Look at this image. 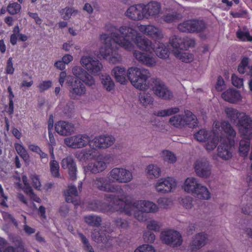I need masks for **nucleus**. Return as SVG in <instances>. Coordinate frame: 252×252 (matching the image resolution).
Masks as SVG:
<instances>
[{
    "mask_svg": "<svg viewBox=\"0 0 252 252\" xmlns=\"http://www.w3.org/2000/svg\"><path fill=\"white\" fill-rule=\"evenodd\" d=\"M126 73L128 80L135 88L141 91L151 88L157 96L164 99H170L173 97L172 92L160 79L152 78L147 84V79L151 77L149 70L131 67Z\"/></svg>",
    "mask_w": 252,
    "mask_h": 252,
    "instance_id": "obj_1",
    "label": "nucleus"
},
{
    "mask_svg": "<svg viewBox=\"0 0 252 252\" xmlns=\"http://www.w3.org/2000/svg\"><path fill=\"white\" fill-rule=\"evenodd\" d=\"M119 32L121 36L113 33L115 41L125 49L130 51L133 46L131 42L134 41L138 48L147 52L152 53L155 49V45L151 40L145 36L138 35L137 32L128 26H122L119 28Z\"/></svg>",
    "mask_w": 252,
    "mask_h": 252,
    "instance_id": "obj_2",
    "label": "nucleus"
},
{
    "mask_svg": "<svg viewBox=\"0 0 252 252\" xmlns=\"http://www.w3.org/2000/svg\"><path fill=\"white\" fill-rule=\"evenodd\" d=\"M72 73L79 80L72 76H68L66 86L69 91L70 97L77 99L86 93V88L83 82L88 86L93 87L95 85V82L94 77L80 66L74 67Z\"/></svg>",
    "mask_w": 252,
    "mask_h": 252,
    "instance_id": "obj_3",
    "label": "nucleus"
},
{
    "mask_svg": "<svg viewBox=\"0 0 252 252\" xmlns=\"http://www.w3.org/2000/svg\"><path fill=\"white\" fill-rule=\"evenodd\" d=\"M108 28L111 32V35L106 34L101 35L100 39L104 45L100 48V54L110 63H117L120 62L122 58L118 54L115 45L117 44L121 46L115 41L114 38L116 37L113 36V33H116L118 36H121V34L119 32V28L116 26L110 24Z\"/></svg>",
    "mask_w": 252,
    "mask_h": 252,
    "instance_id": "obj_4",
    "label": "nucleus"
},
{
    "mask_svg": "<svg viewBox=\"0 0 252 252\" xmlns=\"http://www.w3.org/2000/svg\"><path fill=\"white\" fill-rule=\"evenodd\" d=\"M206 23L203 20H189L178 25V29L181 32L187 33H199L206 29Z\"/></svg>",
    "mask_w": 252,
    "mask_h": 252,
    "instance_id": "obj_5",
    "label": "nucleus"
},
{
    "mask_svg": "<svg viewBox=\"0 0 252 252\" xmlns=\"http://www.w3.org/2000/svg\"><path fill=\"white\" fill-rule=\"evenodd\" d=\"M133 209L140 210L145 213H155L158 210L157 206L152 202L145 200H137L130 206L124 208L126 214L128 216L133 212Z\"/></svg>",
    "mask_w": 252,
    "mask_h": 252,
    "instance_id": "obj_6",
    "label": "nucleus"
},
{
    "mask_svg": "<svg viewBox=\"0 0 252 252\" xmlns=\"http://www.w3.org/2000/svg\"><path fill=\"white\" fill-rule=\"evenodd\" d=\"M105 198L107 201L110 202L109 203L102 202L100 201H96L94 204L96 205L95 210L105 212L110 210L115 205L119 206V208L116 209H121L125 206V203L121 199H117L116 195L114 194H105Z\"/></svg>",
    "mask_w": 252,
    "mask_h": 252,
    "instance_id": "obj_7",
    "label": "nucleus"
},
{
    "mask_svg": "<svg viewBox=\"0 0 252 252\" xmlns=\"http://www.w3.org/2000/svg\"><path fill=\"white\" fill-rule=\"evenodd\" d=\"M193 167L196 175L199 177L207 179L211 175L212 165L207 158L197 159L193 164Z\"/></svg>",
    "mask_w": 252,
    "mask_h": 252,
    "instance_id": "obj_8",
    "label": "nucleus"
},
{
    "mask_svg": "<svg viewBox=\"0 0 252 252\" xmlns=\"http://www.w3.org/2000/svg\"><path fill=\"white\" fill-rule=\"evenodd\" d=\"M94 185L99 190L106 192L116 193L122 190L120 186L111 184L109 179L104 177L96 178Z\"/></svg>",
    "mask_w": 252,
    "mask_h": 252,
    "instance_id": "obj_9",
    "label": "nucleus"
},
{
    "mask_svg": "<svg viewBox=\"0 0 252 252\" xmlns=\"http://www.w3.org/2000/svg\"><path fill=\"white\" fill-rule=\"evenodd\" d=\"M160 238L163 243L172 247L180 246L183 242L181 234L174 230L162 231Z\"/></svg>",
    "mask_w": 252,
    "mask_h": 252,
    "instance_id": "obj_10",
    "label": "nucleus"
},
{
    "mask_svg": "<svg viewBox=\"0 0 252 252\" xmlns=\"http://www.w3.org/2000/svg\"><path fill=\"white\" fill-rule=\"evenodd\" d=\"M64 142L69 147L81 148L86 147L88 144L90 145L91 138L86 134H78L64 138Z\"/></svg>",
    "mask_w": 252,
    "mask_h": 252,
    "instance_id": "obj_11",
    "label": "nucleus"
},
{
    "mask_svg": "<svg viewBox=\"0 0 252 252\" xmlns=\"http://www.w3.org/2000/svg\"><path fill=\"white\" fill-rule=\"evenodd\" d=\"M236 126H238L239 133L243 138H252V120L249 116L243 114Z\"/></svg>",
    "mask_w": 252,
    "mask_h": 252,
    "instance_id": "obj_12",
    "label": "nucleus"
},
{
    "mask_svg": "<svg viewBox=\"0 0 252 252\" xmlns=\"http://www.w3.org/2000/svg\"><path fill=\"white\" fill-rule=\"evenodd\" d=\"M109 176L119 183H127L133 179L132 173L124 168H114L109 172Z\"/></svg>",
    "mask_w": 252,
    "mask_h": 252,
    "instance_id": "obj_13",
    "label": "nucleus"
},
{
    "mask_svg": "<svg viewBox=\"0 0 252 252\" xmlns=\"http://www.w3.org/2000/svg\"><path fill=\"white\" fill-rule=\"evenodd\" d=\"M81 63L88 71L94 75L99 74L103 67L101 63L90 56H84L80 61Z\"/></svg>",
    "mask_w": 252,
    "mask_h": 252,
    "instance_id": "obj_14",
    "label": "nucleus"
},
{
    "mask_svg": "<svg viewBox=\"0 0 252 252\" xmlns=\"http://www.w3.org/2000/svg\"><path fill=\"white\" fill-rule=\"evenodd\" d=\"M176 187V182L175 180L171 177L159 179L155 186L157 191L160 193L170 192Z\"/></svg>",
    "mask_w": 252,
    "mask_h": 252,
    "instance_id": "obj_15",
    "label": "nucleus"
},
{
    "mask_svg": "<svg viewBox=\"0 0 252 252\" xmlns=\"http://www.w3.org/2000/svg\"><path fill=\"white\" fill-rule=\"evenodd\" d=\"M208 240V237L206 234L203 232L196 234L192 237L189 244V250L191 252H196L205 246Z\"/></svg>",
    "mask_w": 252,
    "mask_h": 252,
    "instance_id": "obj_16",
    "label": "nucleus"
},
{
    "mask_svg": "<svg viewBox=\"0 0 252 252\" xmlns=\"http://www.w3.org/2000/svg\"><path fill=\"white\" fill-rule=\"evenodd\" d=\"M115 140L111 136H100L91 140L90 147L93 149L96 148H107L114 144Z\"/></svg>",
    "mask_w": 252,
    "mask_h": 252,
    "instance_id": "obj_17",
    "label": "nucleus"
},
{
    "mask_svg": "<svg viewBox=\"0 0 252 252\" xmlns=\"http://www.w3.org/2000/svg\"><path fill=\"white\" fill-rule=\"evenodd\" d=\"M144 5L137 4L130 6L126 12V16L133 20H140L145 18Z\"/></svg>",
    "mask_w": 252,
    "mask_h": 252,
    "instance_id": "obj_18",
    "label": "nucleus"
},
{
    "mask_svg": "<svg viewBox=\"0 0 252 252\" xmlns=\"http://www.w3.org/2000/svg\"><path fill=\"white\" fill-rule=\"evenodd\" d=\"M62 167L63 169H68L69 178L72 181L76 179L77 167L76 163L71 157H67L63 158L61 163Z\"/></svg>",
    "mask_w": 252,
    "mask_h": 252,
    "instance_id": "obj_19",
    "label": "nucleus"
},
{
    "mask_svg": "<svg viewBox=\"0 0 252 252\" xmlns=\"http://www.w3.org/2000/svg\"><path fill=\"white\" fill-rule=\"evenodd\" d=\"M133 56L139 63L149 67L154 66L156 64L155 59L147 53L134 50Z\"/></svg>",
    "mask_w": 252,
    "mask_h": 252,
    "instance_id": "obj_20",
    "label": "nucleus"
},
{
    "mask_svg": "<svg viewBox=\"0 0 252 252\" xmlns=\"http://www.w3.org/2000/svg\"><path fill=\"white\" fill-rule=\"evenodd\" d=\"M56 132L61 135L66 136L71 134L74 130V126L70 123L60 121L55 124Z\"/></svg>",
    "mask_w": 252,
    "mask_h": 252,
    "instance_id": "obj_21",
    "label": "nucleus"
},
{
    "mask_svg": "<svg viewBox=\"0 0 252 252\" xmlns=\"http://www.w3.org/2000/svg\"><path fill=\"white\" fill-rule=\"evenodd\" d=\"M107 167L106 163L101 160L95 161L89 163L84 167V172L86 175L96 174L103 171Z\"/></svg>",
    "mask_w": 252,
    "mask_h": 252,
    "instance_id": "obj_22",
    "label": "nucleus"
},
{
    "mask_svg": "<svg viewBox=\"0 0 252 252\" xmlns=\"http://www.w3.org/2000/svg\"><path fill=\"white\" fill-rule=\"evenodd\" d=\"M139 29L144 34H147L156 40L161 39L163 37L161 31L153 26L141 25Z\"/></svg>",
    "mask_w": 252,
    "mask_h": 252,
    "instance_id": "obj_23",
    "label": "nucleus"
},
{
    "mask_svg": "<svg viewBox=\"0 0 252 252\" xmlns=\"http://www.w3.org/2000/svg\"><path fill=\"white\" fill-rule=\"evenodd\" d=\"M145 18H149L158 15L160 11L161 7L159 3L153 1L144 5Z\"/></svg>",
    "mask_w": 252,
    "mask_h": 252,
    "instance_id": "obj_24",
    "label": "nucleus"
},
{
    "mask_svg": "<svg viewBox=\"0 0 252 252\" xmlns=\"http://www.w3.org/2000/svg\"><path fill=\"white\" fill-rule=\"evenodd\" d=\"M221 128V123L216 122L214 123V126L213 132V137L210 143L208 142L206 145V148L207 150H213L217 146L219 140V137L221 136L219 134L218 130Z\"/></svg>",
    "mask_w": 252,
    "mask_h": 252,
    "instance_id": "obj_25",
    "label": "nucleus"
},
{
    "mask_svg": "<svg viewBox=\"0 0 252 252\" xmlns=\"http://www.w3.org/2000/svg\"><path fill=\"white\" fill-rule=\"evenodd\" d=\"M221 97L224 100L232 103L238 102L241 98L239 92L233 89H228L223 92Z\"/></svg>",
    "mask_w": 252,
    "mask_h": 252,
    "instance_id": "obj_26",
    "label": "nucleus"
},
{
    "mask_svg": "<svg viewBox=\"0 0 252 252\" xmlns=\"http://www.w3.org/2000/svg\"><path fill=\"white\" fill-rule=\"evenodd\" d=\"M221 130L226 134L229 140L230 144L232 146L234 143L233 138L236 135V132L228 121H223L221 123Z\"/></svg>",
    "mask_w": 252,
    "mask_h": 252,
    "instance_id": "obj_27",
    "label": "nucleus"
},
{
    "mask_svg": "<svg viewBox=\"0 0 252 252\" xmlns=\"http://www.w3.org/2000/svg\"><path fill=\"white\" fill-rule=\"evenodd\" d=\"M224 113L226 118L231 123L236 125V126H237V123L238 121L239 120L240 118L243 116V114H244V113H240L237 110L232 107L225 108Z\"/></svg>",
    "mask_w": 252,
    "mask_h": 252,
    "instance_id": "obj_28",
    "label": "nucleus"
},
{
    "mask_svg": "<svg viewBox=\"0 0 252 252\" xmlns=\"http://www.w3.org/2000/svg\"><path fill=\"white\" fill-rule=\"evenodd\" d=\"M199 184L200 183L196 178H188L184 182L183 189L186 192L193 194Z\"/></svg>",
    "mask_w": 252,
    "mask_h": 252,
    "instance_id": "obj_29",
    "label": "nucleus"
},
{
    "mask_svg": "<svg viewBox=\"0 0 252 252\" xmlns=\"http://www.w3.org/2000/svg\"><path fill=\"white\" fill-rule=\"evenodd\" d=\"M106 227H101L100 230H94L92 234V239L97 243H105L107 241L106 234L104 233L106 231Z\"/></svg>",
    "mask_w": 252,
    "mask_h": 252,
    "instance_id": "obj_30",
    "label": "nucleus"
},
{
    "mask_svg": "<svg viewBox=\"0 0 252 252\" xmlns=\"http://www.w3.org/2000/svg\"><path fill=\"white\" fill-rule=\"evenodd\" d=\"M192 195L199 199L204 200H208L211 197V194L208 189L201 184L199 185Z\"/></svg>",
    "mask_w": 252,
    "mask_h": 252,
    "instance_id": "obj_31",
    "label": "nucleus"
},
{
    "mask_svg": "<svg viewBox=\"0 0 252 252\" xmlns=\"http://www.w3.org/2000/svg\"><path fill=\"white\" fill-rule=\"evenodd\" d=\"M183 16L181 13L177 11H173L163 15L161 19L164 22L167 23H171L177 22L181 20Z\"/></svg>",
    "mask_w": 252,
    "mask_h": 252,
    "instance_id": "obj_32",
    "label": "nucleus"
},
{
    "mask_svg": "<svg viewBox=\"0 0 252 252\" xmlns=\"http://www.w3.org/2000/svg\"><path fill=\"white\" fill-rule=\"evenodd\" d=\"M185 114L184 116L186 126H188L190 128H194L197 126V119L195 115L189 110L185 111Z\"/></svg>",
    "mask_w": 252,
    "mask_h": 252,
    "instance_id": "obj_33",
    "label": "nucleus"
},
{
    "mask_svg": "<svg viewBox=\"0 0 252 252\" xmlns=\"http://www.w3.org/2000/svg\"><path fill=\"white\" fill-rule=\"evenodd\" d=\"M101 83L103 88L108 92H110L115 88V83L111 77L108 74H102L100 76Z\"/></svg>",
    "mask_w": 252,
    "mask_h": 252,
    "instance_id": "obj_34",
    "label": "nucleus"
},
{
    "mask_svg": "<svg viewBox=\"0 0 252 252\" xmlns=\"http://www.w3.org/2000/svg\"><path fill=\"white\" fill-rule=\"evenodd\" d=\"M169 123L176 128H182L186 126L183 115H176L172 116L170 118Z\"/></svg>",
    "mask_w": 252,
    "mask_h": 252,
    "instance_id": "obj_35",
    "label": "nucleus"
},
{
    "mask_svg": "<svg viewBox=\"0 0 252 252\" xmlns=\"http://www.w3.org/2000/svg\"><path fill=\"white\" fill-rule=\"evenodd\" d=\"M169 41L172 47L176 50L174 52L184 50L185 44H183V38L177 35H173L170 38Z\"/></svg>",
    "mask_w": 252,
    "mask_h": 252,
    "instance_id": "obj_36",
    "label": "nucleus"
},
{
    "mask_svg": "<svg viewBox=\"0 0 252 252\" xmlns=\"http://www.w3.org/2000/svg\"><path fill=\"white\" fill-rule=\"evenodd\" d=\"M218 155L224 160H228L232 157L231 153L228 150V146L224 143L218 146Z\"/></svg>",
    "mask_w": 252,
    "mask_h": 252,
    "instance_id": "obj_37",
    "label": "nucleus"
},
{
    "mask_svg": "<svg viewBox=\"0 0 252 252\" xmlns=\"http://www.w3.org/2000/svg\"><path fill=\"white\" fill-rule=\"evenodd\" d=\"M251 138H244L239 142V153L241 156H247L250 147V140Z\"/></svg>",
    "mask_w": 252,
    "mask_h": 252,
    "instance_id": "obj_38",
    "label": "nucleus"
},
{
    "mask_svg": "<svg viewBox=\"0 0 252 252\" xmlns=\"http://www.w3.org/2000/svg\"><path fill=\"white\" fill-rule=\"evenodd\" d=\"M194 138L199 142L208 141L210 143L213 135L206 129H202L194 134Z\"/></svg>",
    "mask_w": 252,
    "mask_h": 252,
    "instance_id": "obj_39",
    "label": "nucleus"
},
{
    "mask_svg": "<svg viewBox=\"0 0 252 252\" xmlns=\"http://www.w3.org/2000/svg\"><path fill=\"white\" fill-rule=\"evenodd\" d=\"M85 221L90 226L98 227L101 225L102 219L96 215H90L84 217Z\"/></svg>",
    "mask_w": 252,
    "mask_h": 252,
    "instance_id": "obj_40",
    "label": "nucleus"
},
{
    "mask_svg": "<svg viewBox=\"0 0 252 252\" xmlns=\"http://www.w3.org/2000/svg\"><path fill=\"white\" fill-rule=\"evenodd\" d=\"M139 100L144 106L152 104L153 102V98L151 94L145 91L141 92L139 94Z\"/></svg>",
    "mask_w": 252,
    "mask_h": 252,
    "instance_id": "obj_41",
    "label": "nucleus"
},
{
    "mask_svg": "<svg viewBox=\"0 0 252 252\" xmlns=\"http://www.w3.org/2000/svg\"><path fill=\"white\" fill-rule=\"evenodd\" d=\"M157 56L161 59H166L169 56V50L167 47L163 43H159L156 50H154Z\"/></svg>",
    "mask_w": 252,
    "mask_h": 252,
    "instance_id": "obj_42",
    "label": "nucleus"
},
{
    "mask_svg": "<svg viewBox=\"0 0 252 252\" xmlns=\"http://www.w3.org/2000/svg\"><path fill=\"white\" fill-rule=\"evenodd\" d=\"M147 174L151 179L158 178L161 174L160 169L156 165L150 164L147 167Z\"/></svg>",
    "mask_w": 252,
    "mask_h": 252,
    "instance_id": "obj_43",
    "label": "nucleus"
},
{
    "mask_svg": "<svg viewBox=\"0 0 252 252\" xmlns=\"http://www.w3.org/2000/svg\"><path fill=\"white\" fill-rule=\"evenodd\" d=\"M161 156L164 161L169 163H174L177 160L175 155L168 150H163L161 152Z\"/></svg>",
    "mask_w": 252,
    "mask_h": 252,
    "instance_id": "obj_44",
    "label": "nucleus"
},
{
    "mask_svg": "<svg viewBox=\"0 0 252 252\" xmlns=\"http://www.w3.org/2000/svg\"><path fill=\"white\" fill-rule=\"evenodd\" d=\"M179 112V108L178 107H174L158 111L155 113L154 114L158 117H165L176 114Z\"/></svg>",
    "mask_w": 252,
    "mask_h": 252,
    "instance_id": "obj_45",
    "label": "nucleus"
},
{
    "mask_svg": "<svg viewBox=\"0 0 252 252\" xmlns=\"http://www.w3.org/2000/svg\"><path fill=\"white\" fill-rule=\"evenodd\" d=\"M182 51L174 52L175 55L179 58L182 62L186 63L191 62L193 60L192 55L189 54L188 53L184 52Z\"/></svg>",
    "mask_w": 252,
    "mask_h": 252,
    "instance_id": "obj_46",
    "label": "nucleus"
},
{
    "mask_svg": "<svg viewBox=\"0 0 252 252\" xmlns=\"http://www.w3.org/2000/svg\"><path fill=\"white\" fill-rule=\"evenodd\" d=\"M66 201L67 202H71L72 196H77L78 192L76 188L74 186H70L68 187V189L64 192Z\"/></svg>",
    "mask_w": 252,
    "mask_h": 252,
    "instance_id": "obj_47",
    "label": "nucleus"
},
{
    "mask_svg": "<svg viewBox=\"0 0 252 252\" xmlns=\"http://www.w3.org/2000/svg\"><path fill=\"white\" fill-rule=\"evenodd\" d=\"M15 148L20 156L25 160L29 159V155L25 148L21 144L16 143Z\"/></svg>",
    "mask_w": 252,
    "mask_h": 252,
    "instance_id": "obj_48",
    "label": "nucleus"
},
{
    "mask_svg": "<svg viewBox=\"0 0 252 252\" xmlns=\"http://www.w3.org/2000/svg\"><path fill=\"white\" fill-rule=\"evenodd\" d=\"M50 170L52 175L55 177H59V165L58 162L55 160H52L50 162Z\"/></svg>",
    "mask_w": 252,
    "mask_h": 252,
    "instance_id": "obj_49",
    "label": "nucleus"
},
{
    "mask_svg": "<svg viewBox=\"0 0 252 252\" xmlns=\"http://www.w3.org/2000/svg\"><path fill=\"white\" fill-rule=\"evenodd\" d=\"M21 9V5L17 2L9 4L7 6V11L11 15L18 13Z\"/></svg>",
    "mask_w": 252,
    "mask_h": 252,
    "instance_id": "obj_50",
    "label": "nucleus"
},
{
    "mask_svg": "<svg viewBox=\"0 0 252 252\" xmlns=\"http://www.w3.org/2000/svg\"><path fill=\"white\" fill-rule=\"evenodd\" d=\"M7 90L9 93L8 98L9 99L8 112L9 114H12L14 112V103L13 101V98H14V95L12 91V89L10 86H9L8 87Z\"/></svg>",
    "mask_w": 252,
    "mask_h": 252,
    "instance_id": "obj_51",
    "label": "nucleus"
},
{
    "mask_svg": "<svg viewBox=\"0 0 252 252\" xmlns=\"http://www.w3.org/2000/svg\"><path fill=\"white\" fill-rule=\"evenodd\" d=\"M157 203L159 206L162 208H167L172 204L170 199L166 197H161L158 199Z\"/></svg>",
    "mask_w": 252,
    "mask_h": 252,
    "instance_id": "obj_52",
    "label": "nucleus"
},
{
    "mask_svg": "<svg viewBox=\"0 0 252 252\" xmlns=\"http://www.w3.org/2000/svg\"><path fill=\"white\" fill-rule=\"evenodd\" d=\"M115 224L120 228L126 229L128 226V222L121 218H117L114 220Z\"/></svg>",
    "mask_w": 252,
    "mask_h": 252,
    "instance_id": "obj_53",
    "label": "nucleus"
},
{
    "mask_svg": "<svg viewBox=\"0 0 252 252\" xmlns=\"http://www.w3.org/2000/svg\"><path fill=\"white\" fill-rule=\"evenodd\" d=\"M160 224L156 220H151L148 222L147 228L149 231L154 230L158 231L160 229Z\"/></svg>",
    "mask_w": 252,
    "mask_h": 252,
    "instance_id": "obj_54",
    "label": "nucleus"
},
{
    "mask_svg": "<svg viewBox=\"0 0 252 252\" xmlns=\"http://www.w3.org/2000/svg\"><path fill=\"white\" fill-rule=\"evenodd\" d=\"M183 44H185L184 50H187L189 47H193L195 45V41L194 38L185 37L183 38Z\"/></svg>",
    "mask_w": 252,
    "mask_h": 252,
    "instance_id": "obj_55",
    "label": "nucleus"
},
{
    "mask_svg": "<svg viewBox=\"0 0 252 252\" xmlns=\"http://www.w3.org/2000/svg\"><path fill=\"white\" fill-rule=\"evenodd\" d=\"M143 239L145 242L152 243L155 240V235L151 231L148 230L144 233Z\"/></svg>",
    "mask_w": 252,
    "mask_h": 252,
    "instance_id": "obj_56",
    "label": "nucleus"
},
{
    "mask_svg": "<svg viewBox=\"0 0 252 252\" xmlns=\"http://www.w3.org/2000/svg\"><path fill=\"white\" fill-rule=\"evenodd\" d=\"M52 85V82L51 81H44L39 84L38 88H39V92L40 93H43L45 90H47L51 88Z\"/></svg>",
    "mask_w": 252,
    "mask_h": 252,
    "instance_id": "obj_57",
    "label": "nucleus"
},
{
    "mask_svg": "<svg viewBox=\"0 0 252 252\" xmlns=\"http://www.w3.org/2000/svg\"><path fill=\"white\" fill-rule=\"evenodd\" d=\"M237 37L243 41H252V36L250 35L249 32H243L242 31L237 32Z\"/></svg>",
    "mask_w": 252,
    "mask_h": 252,
    "instance_id": "obj_58",
    "label": "nucleus"
},
{
    "mask_svg": "<svg viewBox=\"0 0 252 252\" xmlns=\"http://www.w3.org/2000/svg\"><path fill=\"white\" fill-rule=\"evenodd\" d=\"M134 252H155V250L151 245H143L137 248Z\"/></svg>",
    "mask_w": 252,
    "mask_h": 252,
    "instance_id": "obj_59",
    "label": "nucleus"
},
{
    "mask_svg": "<svg viewBox=\"0 0 252 252\" xmlns=\"http://www.w3.org/2000/svg\"><path fill=\"white\" fill-rule=\"evenodd\" d=\"M73 12V9L72 8H65L62 10L61 14L63 18L65 20H67L71 17Z\"/></svg>",
    "mask_w": 252,
    "mask_h": 252,
    "instance_id": "obj_60",
    "label": "nucleus"
},
{
    "mask_svg": "<svg viewBox=\"0 0 252 252\" xmlns=\"http://www.w3.org/2000/svg\"><path fill=\"white\" fill-rule=\"evenodd\" d=\"M182 203L186 209H191L193 206L192 198L191 197H186L182 199Z\"/></svg>",
    "mask_w": 252,
    "mask_h": 252,
    "instance_id": "obj_61",
    "label": "nucleus"
},
{
    "mask_svg": "<svg viewBox=\"0 0 252 252\" xmlns=\"http://www.w3.org/2000/svg\"><path fill=\"white\" fill-rule=\"evenodd\" d=\"M231 80L232 84L237 87L240 88L243 86V80L242 78H238L235 75L233 74L231 77Z\"/></svg>",
    "mask_w": 252,
    "mask_h": 252,
    "instance_id": "obj_62",
    "label": "nucleus"
},
{
    "mask_svg": "<svg viewBox=\"0 0 252 252\" xmlns=\"http://www.w3.org/2000/svg\"><path fill=\"white\" fill-rule=\"evenodd\" d=\"M126 71L124 68H121L119 66L114 67L111 71V74L114 77L117 76H119L122 74H126Z\"/></svg>",
    "mask_w": 252,
    "mask_h": 252,
    "instance_id": "obj_63",
    "label": "nucleus"
},
{
    "mask_svg": "<svg viewBox=\"0 0 252 252\" xmlns=\"http://www.w3.org/2000/svg\"><path fill=\"white\" fill-rule=\"evenodd\" d=\"M32 183V186L36 189H40L41 184L38 176L36 175H32L30 177Z\"/></svg>",
    "mask_w": 252,
    "mask_h": 252,
    "instance_id": "obj_64",
    "label": "nucleus"
}]
</instances>
